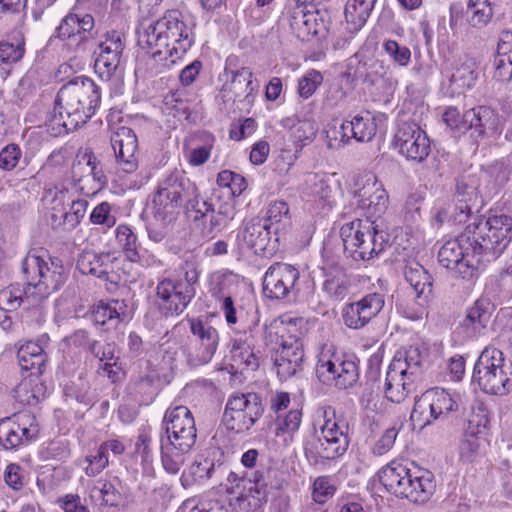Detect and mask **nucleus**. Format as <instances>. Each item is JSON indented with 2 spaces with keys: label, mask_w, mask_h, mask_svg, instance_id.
Returning <instances> with one entry per match:
<instances>
[{
  "label": "nucleus",
  "mask_w": 512,
  "mask_h": 512,
  "mask_svg": "<svg viewBox=\"0 0 512 512\" xmlns=\"http://www.w3.org/2000/svg\"><path fill=\"white\" fill-rule=\"evenodd\" d=\"M200 273L195 263H186L182 277H166L158 281L157 303L166 317L180 315L188 307L196 295Z\"/></svg>",
  "instance_id": "1a4fd4ad"
},
{
  "label": "nucleus",
  "mask_w": 512,
  "mask_h": 512,
  "mask_svg": "<svg viewBox=\"0 0 512 512\" xmlns=\"http://www.w3.org/2000/svg\"><path fill=\"white\" fill-rule=\"evenodd\" d=\"M378 479L387 492L414 503H424L434 493L433 474L413 463L393 460L378 472Z\"/></svg>",
  "instance_id": "423d86ee"
},
{
  "label": "nucleus",
  "mask_w": 512,
  "mask_h": 512,
  "mask_svg": "<svg viewBox=\"0 0 512 512\" xmlns=\"http://www.w3.org/2000/svg\"><path fill=\"white\" fill-rule=\"evenodd\" d=\"M257 323L254 322L232 340L231 357L237 369L243 371H254L259 366L258 351L255 350Z\"/></svg>",
  "instance_id": "c756f323"
},
{
  "label": "nucleus",
  "mask_w": 512,
  "mask_h": 512,
  "mask_svg": "<svg viewBox=\"0 0 512 512\" xmlns=\"http://www.w3.org/2000/svg\"><path fill=\"white\" fill-rule=\"evenodd\" d=\"M160 439L183 445V448L195 445L197 430L191 411L184 405L173 403L165 412Z\"/></svg>",
  "instance_id": "412c9836"
},
{
  "label": "nucleus",
  "mask_w": 512,
  "mask_h": 512,
  "mask_svg": "<svg viewBox=\"0 0 512 512\" xmlns=\"http://www.w3.org/2000/svg\"><path fill=\"white\" fill-rule=\"evenodd\" d=\"M214 471V463L207 458L196 459L181 475V483L184 487L204 483L211 477Z\"/></svg>",
  "instance_id": "49530a36"
},
{
  "label": "nucleus",
  "mask_w": 512,
  "mask_h": 512,
  "mask_svg": "<svg viewBox=\"0 0 512 512\" xmlns=\"http://www.w3.org/2000/svg\"><path fill=\"white\" fill-rule=\"evenodd\" d=\"M476 249L482 254L498 257L512 240V216L491 214L485 221H475L467 226Z\"/></svg>",
  "instance_id": "ddd939ff"
},
{
  "label": "nucleus",
  "mask_w": 512,
  "mask_h": 512,
  "mask_svg": "<svg viewBox=\"0 0 512 512\" xmlns=\"http://www.w3.org/2000/svg\"><path fill=\"white\" fill-rule=\"evenodd\" d=\"M235 282V275L227 270H218L209 276V290L218 302H222L229 295V289Z\"/></svg>",
  "instance_id": "864d4df0"
},
{
  "label": "nucleus",
  "mask_w": 512,
  "mask_h": 512,
  "mask_svg": "<svg viewBox=\"0 0 512 512\" xmlns=\"http://www.w3.org/2000/svg\"><path fill=\"white\" fill-rule=\"evenodd\" d=\"M480 256L471 231L466 227L461 235L442 245L438 252V261L443 267L454 270L463 279H472L477 273Z\"/></svg>",
  "instance_id": "4468645a"
},
{
  "label": "nucleus",
  "mask_w": 512,
  "mask_h": 512,
  "mask_svg": "<svg viewBox=\"0 0 512 512\" xmlns=\"http://www.w3.org/2000/svg\"><path fill=\"white\" fill-rule=\"evenodd\" d=\"M88 497L93 504L99 507H114L121 500V494L114 484L103 478L88 484Z\"/></svg>",
  "instance_id": "ea45409f"
},
{
  "label": "nucleus",
  "mask_w": 512,
  "mask_h": 512,
  "mask_svg": "<svg viewBox=\"0 0 512 512\" xmlns=\"http://www.w3.org/2000/svg\"><path fill=\"white\" fill-rule=\"evenodd\" d=\"M111 146L114 150L118 167L125 173H133L138 168L136 151L138 142L135 132L126 126H121L111 136Z\"/></svg>",
  "instance_id": "c85d7f7f"
},
{
  "label": "nucleus",
  "mask_w": 512,
  "mask_h": 512,
  "mask_svg": "<svg viewBox=\"0 0 512 512\" xmlns=\"http://www.w3.org/2000/svg\"><path fill=\"white\" fill-rule=\"evenodd\" d=\"M25 42L22 35L15 38V42L3 41L0 43V62L11 64L19 61L25 52Z\"/></svg>",
  "instance_id": "e2e57ef3"
},
{
  "label": "nucleus",
  "mask_w": 512,
  "mask_h": 512,
  "mask_svg": "<svg viewBox=\"0 0 512 512\" xmlns=\"http://www.w3.org/2000/svg\"><path fill=\"white\" fill-rule=\"evenodd\" d=\"M403 367L401 363L391 362L386 372L384 395L392 403L403 402L413 388L415 378L403 372Z\"/></svg>",
  "instance_id": "2f4dec72"
},
{
  "label": "nucleus",
  "mask_w": 512,
  "mask_h": 512,
  "mask_svg": "<svg viewBox=\"0 0 512 512\" xmlns=\"http://www.w3.org/2000/svg\"><path fill=\"white\" fill-rule=\"evenodd\" d=\"M265 498V490L260 485L254 486L251 492L230 495L229 505L234 512H251L258 509Z\"/></svg>",
  "instance_id": "a18cd8bd"
},
{
  "label": "nucleus",
  "mask_w": 512,
  "mask_h": 512,
  "mask_svg": "<svg viewBox=\"0 0 512 512\" xmlns=\"http://www.w3.org/2000/svg\"><path fill=\"white\" fill-rule=\"evenodd\" d=\"M306 2L304 0H292L286 5L283 15V20L288 23L295 36L302 41L308 40L310 36L317 35L321 26H323L318 11L309 10L305 4Z\"/></svg>",
  "instance_id": "cd10ccee"
},
{
  "label": "nucleus",
  "mask_w": 512,
  "mask_h": 512,
  "mask_svg": "<svg viewBox=\"0 0 512 512\" xmlns=\"http://www.w3.org/2000/svg\"><path fill=\"white\" fill-rule=\"evenodd\" d=\"M38 454L40 459L43 461H65L71 455L70 444L65 439H54L43 443L39 448Z\"/></svg>",
  "instance_id": "6e6d98bb"
},
{
  "label": "nucleus",
  "mask_w": 512,
  "mask_h": 512,
  "mask_svg": "<svg viewBox=\"0 0 512 512\" xmlns=\"http://www.w3.org/2000/svg\"><path fill=\"white\" fill-rule=\"evenodd\" d=\"M462 405V396L442 388L426 391L418 399L411 413V420L420 428L432 424L436 420L446 419Z\"/></svg>",
  "instance_id": "a211bd4d"
},
{
  "label": "nucleus",
  "mask_w": 512,
  "mask_h": 512,
  "mask_svg": "<svg viewBox=\"0 0 512 512\" xmlns=\"http://www.w3.org/2000/svg\"><path fill=\"white\" fill-rule=\"evenodd\" d=\"M325 280L322 284V291L333 301L343 300L349 290V281L346 275L339 268L327 271L323 268Z\"/></svg>",
  "instance_id": "37998d69"
},
{
  "label": "nucleus",
  "mask_w": 512,
  "mask_h": 512,
  "mask_svg": "<svg viewBox=\"0 0 512 512\" xmlns=\"http://www.w3.org/2000/svg\"><path fill=\"white\" fill-rule=\"evenodd\" d=\"M49 344V336L43 334L36 342L28 341L22 344L17 351L18 364L23 371H29V377L24 378L16 387V397L20 402L32 404L34 400H38V388L30 386L34 381L39 380L48 360L46 348Z\"/></svg>",
  "instance_id": "9b49d317"
},
{
  "label": "nucleus",
  "mask_w": 512,
  "mask_h": 512,
  "mask_svg": "<svg viewBox=\"0 0 512 512\" xmlns=\"http://www.w3.org/2000/svg\"><path fill=\"white\" fill-rule=\"evenodd\" d=\"M300 273L293 265L277 262L271 265L263 277V292L270 299H285L297 292Z\"/></svg>",
  "instance_id": "bb28decb"
},
{
  "label": "nucleus",
  "mask_w": 512,
  "mask_h": 512,
  "mask_svg": "<svg viewBox=\"0 0 512 512\" xmlns=\"http://www.w3.org/2000/svg\"><path fill=\"white\" fill-rule=\"evenodd\" d=\"M302 422V411L291 409L285 415H278L275 421L276 435L281 433L293 434L299 430Z\"/></svg>",
  "instance_id": "69168bd1"
},
{
  "label": "nucleus",
  "mask_w": 512,
  "mask_h": 512,
  "mask_svg": "<svg viewBox=\"0 0 512 512\" xmlns=\"http://www.w3.org/2000/svg\"><path fill=\"white\" fill-rule=\"evenodd\" d=\"M270 226L261 221H252L241 227L236 235L238 249L241 252L252 251L256 255L271 254L274 247H270Z\"/></svg>",
  "instance_id": "7c9ffc66"
},
{
  "label": "nucleus",
  "mask_w": 512,
  "mask_h": 512,
  "mask_svg": "<svg viewBox=\"0 0 512 512\" xmlns=\"http://www.w3.org/2000/svg\"><path fill=\"white\" fill-rule=\"evenodd\" d=\"M393 145L408 161L417 163H422L431 152L429 137L414 122L403 121L398 124Z\"/></svg>",
  "instance_id": "5701e85b"
},
{
  "label": "nucleus",
  "mask_w": 512,
  "mask_h": 512,
  "mask_svg": "<svg viewBox=\"0 0 512 512\" xmlns=\"http://www.w3.org/2000/svg\"><path fill=\"white\" fill-rule=\"evenodd\" d=\"M21 271L26 286L10 285L0 291V306L7 311L16 310L22 303L35 307L34 313L43 320L39 304L57 291L66 280L64 266L58 259L29 252L22 260Z\"/></svg>",
  "instance_id": "f257e3e1"
},
{
  "label": "nucleus",
  "mask_w": 512,
  "mask_h": 512,
  "mask_svg": "<svg viewBox=\"0 0 512 512\" xmlns=\"http://www.w3.org/2000/svg\"><path fill=\"white\" fill-rule=\"evenodd\" d=\"M430 295L412 292V299L398 300L396 309L403 317L410 320L422 319L426 313V307L429 302Z\"/></svg>",
  "instance_id": "3c124183"
},
{
  "label": "nucleus",
  "mask_w": 512,
  "mask_h": 512,
  "mask_svg": "<svg viewBox=\"0 0 512 512\" xmlns=\"http://www.w3.org/2000/svg\"><path fill=\"white\" fill-rule=\"evenodd\" d=\"M199 191L182 170H173L165 174L153 196V213L156 219L171 222L185 202L195 208Z\"/></svg>",
  "instance_id": "0eeeda50"
},
{
  "label": "nucleus",
  "mask_w": 512,
  "mask_h": 512,
  "mask_svg": "<svg viewBox=\"0 0 512 512\" xmlns=\"http://www.w3.org/2000/svg\"><path fill=\"white\" fill-rule=\"evenodd\" d=\"M316 374L326 385L347 389L358 381L359 367L354 356L333 352L329 347L318 356Z\"/></svg>",
  "instance_id": "f3484780"
},
{
  "label": "nucleus",
  "mask_w": 512,
  "mask_h": 512,
  "mask_svg": "<svg viewBox=\"0 0 512 512\" xmlns=\"http://www.w3.org/2000/svg\"><path fill=\"white\" fill-rule=\"evenodd\" d=\"M130 317L128 306L124 300L113 299L99 302L93 310V320L99 325L115 326Z\"/></svg>",
  "instance_id": "c9c22d12"
},
{
  "label": "nucleus",
  "mask_w": 512,
  "mask_h": 512,
  "mask_svg": "<svg viewBox=\"0 0 512 512\" xmlns=\"http://www.w3.org/2000/svg\"><path fill=\"white\" fill-rule=\"evenodd\" d=\"M477 78L476 59L465 55L456 61L450 82L458 92H463L471 89L475 85Z\"/></svg>",
  "instance_id": "4c0bfd02"
},
{
  "label": "nucleus",
  "mask_w": 512,
  "mask_h": 512,
  "mask_svg": "<svg viewBox=\"0 0 512 512\" xmlns=\"http://www.w3.org/2000/svg\"><path fill=\"white\" fill-rule=\"evenodd\" d=\"M214 145V137L209 133L203 134V144L192 148L189 152L188 160L193 166L204 164L210 157Z\"/></svg>",
  "instance_id": "774afa93"
},
{
  "label": "nucleus",
  "mask_w": 512,
  "mask_h": 512,
  "mask_svg": "<svg viewBox=\"0 0 512 512\" xmlns=\"http://www.w3.org/2000/svg\"><path fill=\"white\" fill-rule=\"evenodd\" d=\"M263 413L264 405L258 394L234 393L225 405L223 424L228 431L247 435Z\"/></svg>",
  "instance_id": "dca6fc26"
},
{
  "label": "nucleus",
  "mask_w": 512,
  "mask_h": 512,
  "mask_svg": "<svg viewBox=\"0 0 512 512\" xmlns=\"http://www.w3.org/2000/svg\"><path fill=\"white\" fill-rule=\"evenodd\" d=\"M101 101L99 87L87 77L79 76L58 91L54 107L47 112L45 126L51 136L67 134L85 124Z\"/></svg>",
  "instance_id": "f03ea898"
},
{
  "label": "nucleus",
  "mask_w": 512,
  "mask_h": 512,
  "mask_svg": "<svg viewBox=\"0 0 512 512\" xmlns=\"http://www.w3.org/2000/svg\"><path fill=\"white\" fill-rule=\"evenodd\" d=\"M224 75L226 76L227 82L224 85V90H229L233 93L235 100L243 95L242 88L250 78H252V71L248 67H241L236 70L225 68Z\"/></svg>",
  "instance_id": "bf43d9fd"
},
{
  "label": "nucleus",
  "mask_w": 512,
  "mask_h": 512,
  "mask_svg": "<svg viewBox=\"0 0 512 512\" xmlns=\"http://www.w3.org/2000/svg\"><path fill=\"white\" fill-rule=\"evenodd\" d=\"M349 424L331 406L319 411L313 432L303 441L306 459L311 465H323L344 455L349 446Z\"/></svg>",
  "instance_id": "20e7f679"
},
{
  "label": "nucleus",
  "mask_w": 512,
  "mask_h": 512,
  "mask_svg": "<svg viewBox=\"0 0 512 512\" xmlns=\"http://www.w3.org/2000/svg\"><path fill=\"white\" fill-rule=\"evenodd\" d=\"M376 117L370 112H361L351 116L350 120H344L339 128L327 131L328 145L331 148H339L355 139L357 142H369L377 132Z\"/></svg>",
  "instance_id": "b1692460"
},
{
  "label": "nucleus",
  "mask_w": 512,
  "mask_h": 512,
  "mask_svg": "<svg viewBox=\"0 0 512 512\" xmlns=\"http://www.w3.org/2000/svg\"><path fill=\"white\" fill-rule=\"evenodd\" d=\"M382 49L389 59L399 67H407L411 62V50L395 40H385Z\"/></svg>",
  "instance_id": "680f3d73"
},
{
  "label": "nucleus",
  "mask_w": 512,
  "mask_h": 512,
  "mask_svg": "<svg viewBox=\"0 0 512 512\" xmlns=\"http://www.w3.org/2000/svg\"><path fill=\"white\" fill-rule=\"evenodd\" d=\"M125 44L123 36L116 32H107L95 50L94 71L105 82L121 76V58Z\"/></svg>",
  "instance_id": "4be33fe9"
},
{
  "label": "nucleus",
  "mask_w": 512,
  "mask_h": 512,
  "mask_svg": "<svg viewBox=\"0 0 512 512\" xmlns=\"http://www.w3.org/2000/svg\"><path fill=\"white\" fill-rule=\"evenodd\" d=\"M488 423V410L484 403L478 400L473 401L466 415V426L464 430L466 441L469 443L472 450L476 449L478 444L475 440L470 442L469 438L476 439L479 435L485 433Z\"/></svg>",
  "instance_id": "f704fd0d"
},
{
  "label": "nucleus",
  "mask_w": 512,
  "mask_h": 512,
  "mask_svg": "<svg viewBox=\"0 0 512 512\" xmlns=\"http://www.w3.org/2000/svg\"><path fill=\"white\" fill-rule=\"evenodd\" d=\"M108 465L109 454H106L100 446L91 450L79 461V466L83 467L88 477L98 476Z\"/></svg>",
  "instance_id": "5fc2aeb1"
},
{
  "label": "nucleus",
  "mask_w": 512,
  "mask_h": 512,
  "mask_svg": "<svg viewBox=\"0 0 512 512\" xmlns=\"http://www.w3.org/2000/svg\"><path fill=\"white\" fill-rule=\"evenodd\" d=\"M386 294L370 292L359 300L345 303L341 309V317L346 327L360 330L366 327L384 309Z\"/></svg>",
  "instance_id": "393cba45"
},
{
  "label": "nucleus",
  "mask_w": 512,
  "mask_h": 512,
  "mask_svg": "<svg viewBox=\"0 0 512 512\" xmlns=\"http://www.w3.org/2000/svg\"><path fill=\"white\" fill-rule=\"evenodd\" d=\"M494 118L493 111L485 106L467 110L462 115V124L466 127V131L472 130V136L481 137L485 130L490 127Z\"/></svg>",
  "instance_id": "79ce46f5"
},
{
  "label": "nucleus",
  "mask_w": 512,
  "mask_h": 512,
  "mask_svg": "<svg viewBox=\"0 0 512 512\" xmlns=\"http://www.w3.org/2000/svg\"><path fill=\"white\" fill-rule=\"evenodd\" d=\"M377 0H347L345 20L350 31H360L368 21Z\"/></svg>",
  "instance_id": "58836bf2"
},
{
  "label": "nucleus",
  "mask_w": 512,
  "mask_h": 512,
  "mask_svg": "<svg viewBox=\"0 0 512 512\" xmlns=\"http://www.w3.org/2000/svg\"><path fill=\"white\" fill-rule=\"evenodd\" d=\"M116 240L119 246L122 248L126 257L131 262H137L141 260L138 252L139 243L136 234L133 232L128 225H119L116 228Z\"/></svg>",
  "instance_id": "603ef678"
},
{
  "label": "nucleus",
  "mask_w": 512,
  "mask_h": 512,
  "mask_svg": "<svg viewBox=\"0 0 512 512\" xmlns=\"http://www.w3.org/2000/svg\"><path fill=\"white\" fill-rule=\"evenodd\" d=\"M164 109L174 117L186 115L189 109L187 99L182 90H175L164 98Z\"/></svg>",
  "instance_id": "338daca9"
},
{
  "label": "nucleus",
  "mask_w": 512,
  "mask_h": 512,
  "mask_svg": "<svg viewBox=\"0 0 512 512\" xmlns=\"http://www.w3.org/2000/svg\"><path fill=\"white\" fill-rule=\"evenodd\" d=\"M404 277L410 284L413 293L430 295L432 292V278L424 267L418 262H408L404 268Z\"/></svg>",
  "instance_id": "c03bdc74"
},
{
  "label": "nucleus",
  "mask_w": 512,
  "mask_h": 512,
  "mask_svg": "<svg viewBox=\"0 0 512 512\" xmlns=\"http://www.w3.org/2000/svg\"><path fill=\"white\" fill-rule=\"evenodd\" d=\"M287 330L283 322L273 321L264 326L267 344H279L274 355V367L280 380L294 376L301 369L304 352L302 343L296 337L285 338Z\"/></svg>",
  "instance_id": "f8f14e48"
},
{
  "label": "nucleus",
  "mask_w": 512,
  "mask_h": 512,
  "mask_svg": "<svg viewBox=\"0 0 512 512\" xmlns=\"http://www.w3.org/2000/svg\"><path fill=\"white\" fill-rule=\"evenodd\" d=\"M425 354L418 346L411 345L404 350L396 352L391 362L401 363L403 372L416 378L421 370V365L424 361Z\"/></svg>",
  "instance_id": "09e8293b"
},
{
  "label": "nucleus",
  "mask_w": 512,
  "mask_h": 512,
  "mask_svg": "<svg viewBox=\"0 0 512 512\" xmlns=\"http://www.w3.org/2000/svg\"><path fill=\"white\" fill-rule=\"evenodd\" d=\"M161 463L163 469L171 475H176L186 461L187 454L191 448H183L181 444H174L160 439Z\"/></svg>",
  "instance_id": "a19ab883"
},
{
  "label": "nucleus",
  "mask_w": 512,
  "mask_h": 512,
  "mask_svg": "<svg viewBox=\"0 0 512 512\" xmlns=\"http://www.w3.org/2000/svg\"><path fill=\"white\" fill-rule=\"evenodd\" d=\"M217 184L220 188L227 190L224 192L229 196V199L239 196L247 187L246 180L240 174L224 170L217 176Z\"/></svg>",
  "instance_id": "13d9d810"
},
{
  "label": "nucleus",
  "mask_w": 512,
  "mask_h": 512,
  "mask_svg": "<svg viewBox=\"0 0 512 512\" xmlns=\"http://www.w3.org/2000/svg\"><path fill=\"white\" fill-rule=\"evenodd\" d=\"M378 479L387 492L414 503H424L434 493L433 474L413 463L393 460L378 472Z\"/></svg>",
  "instance_id": "39448f33"
},
{
  "label": "nucleus",
  "mask_w": 512,
  "mask_h": 512,
  "mask_svg": "<svg viewBox=\"0 0 512 512\" xmlns=\"http://www.w3.org/2000/svg\"><path fill=\"white\" fill-rule=\"evenodd\" d=\"M71 174L74 181L71 184L72 188L75 187L85 195H93L107 183V178L91 150H85L77 155Z\"/></svg>",
  "instance_id": "a878e982"
},
{
  "label": "nucleus",
  "mask_w": 512,
  "mask_h": 512,
  "mask_svg": "<svg viewBox=\"0 0 512 512\" xmlns=\"http://www.w3.org/2000/svg\"><path fill=\"white\" fill-rule=\"evenodd\" d=\"M140 43L152 50V56L167 67L181 60L192 47L195 36L179 10H169L139 36Z\"/></svg>",
  "instance_id": "7ed1b4c3"
},
{
  "label": "nucleus",
  "mask_w": 512,
  "mask_h": 512,
  "mask_svg": "<svg viewBox=\"0 0 512 512\" xmlns=\"http://www.w3.org/2000/svg\"><path fill=\"white\" fill-rule=\"evenodd\" d=\"M344 253L354 261H365L382 252L388 243V234L379 230L375 221L356 218L340 229Z\"/></svg>",
  "instance_id": "6e6552de"
},
{
  "label": "nucleus",
  "mask_w": 512,
  "mask_h": 512,
  "mask_svg": "<svg viewBox=\"0 0 512 512\" xmlns=\"http://www.w3.org/2000/svg\"><path fill=\"white\" fill-rule=\"evenodd\" d=\"M493 305L488 299L480 298L467 309L460 328L466 339H476L482 335L490 321Z\"/></svg>",
  "instance_id": "72a5a7b5"
},
{
  "label": "nucleus",
  "mask_w": 512,
  "mask_h": 512,
  "mask_svg": "<svg viewBox=\"0 0 512 512\" xmlns=\"http://www.w3.org/2000/svg\"><path fill=\"white\" fill-rule=\"evenodd\" d=\"M43 200L51 208L53 213L62 212L65 205L70 202V189L65 185H55L45 190Z\"/></svg>",
  "instance_id": "052dcab7"
},
{
  "label": "nucleus",
  "mask_w": 512,
  "mask_h": 512,
  "mask_svg": "<svg viewBox=\"0 0 512 512\" xmlns=\"http://www.w3.org/2000/svg\"><path fill=\"white\" fill-rule=\"evenodd\" d=\"M36 417L29 411L0 419V445L6 450L27 446L39 435Z\"/></svg>",
  "instance_id": "aec40b11"
},
{
  "label": "nucleus",
  "mask_w": 512,
  "mask_h": 512,
  "mask_svg": "<svg viewBox=\"0 0 512 512\" xmlns=\"http://www.w3.org/2000/svg\"><path fill=\"white\" fill-rule=\"evenodd\" d=\"M110 253L97 254L86 251L79 255L77 269L84 275H92L110 283H116L117 275L113 272V260Z\"/></svg>",
  "instance_id": "473e14b6"
},
{
  "label": "nucleus",
  "mask_w": 512,
  "mask_h": 512,
  "mask_svg": "<svg viewBox=\"0 0 512 512\" xmlns=\"http://www.w3.org/2000/svg\"><path fill=\"white\" fill-rule=\"evenodd\" d=\"M323 82L322 74L314 69L307 71L298 80L297 92L303 99L311 97Z\"/></svg>",
  "instance_id": "0e129e2a"
},
{
  "label": "nucleus",
  "mask_w": 512,
  "mask_h": 512,
  "mask_svg": "<svg viewBox=\"0 0 512 512\" xmlns=\"http://www.w3.org/2000/svg\"><path fill=\"white\" fill-rule=\"evenodd\" d=\"M493 78L499 82H509L512 79V32L502 34L494 58Z\"/></svg>",
  "instance_id": "e433bc0d"
},
{
  "label": "nucleus",
  "mask_w": 512,
  "mask_h": 512,
  "mask_svg": "<svg viewBox=\"0 0 512 512\" xmlns=\"http://www.w3.org/2000/svg\"><path fill=\"white\" fill-rule=\"evenodd\" d=\"M187 322L191 336L184 348V354L188 364L198 367L210 363L219 346L218 330L201 317L188 318Z\"/></svg>",
  "instance_id": "6ab92c4d"
},
{
  "label": "nucleus",
  "mask_w": 512,
  "mask_h": 512,
  "mask_svg": "<svg viewBox=\"0 0 512 512\" xmlns=\"http://www.w3.org/2000/svg\"><path fill=\"white\" fill-rule=\"evenodd\" d=\"M355 179L353 196L346 208L368 220L381 217L389 204V196L383 185L371 173L359 175Z\"/></svg>",
  "instance_id": "2eb2a0df"
},
{
  "label": "nucleus",
  "mask_w": 512,
  "mask_h": 512,
  "mask_svg": "<svg viewBox=\"0 0 512 512\" xmlns=\"http://www.w3.org/2000/svg\"><path fill=\"white\" fill-rule=\"evenodd\" d=\"M472 381L485 393L504 395L512 390V364L500 349L488 346L475 363Z\"/></svg>",
  "instance_id": "9d476101"
},
{
  "label": "nucleus",
  "mask_w": 512,
  "mask_h": 512,
  "mask_svg": "<svg viewBox=\"0 0 512 512\" xmlns=\"http://www.w3.org/2000/svg\"><path fill=\"white\" fill-rule=\"evenodd\" d=\"M466 16L472 27L482 28L486 26L493 16L491 0H469Z\"/></svg>",
  "instance_id": "8fccbe9b"
},
{
  "label": "nucleus",
  "mask_w": 512,
  "mask_h": 512,
  "mask_svg": "<svg viewBox=\"0 0 512 512\" xmlns=\"http://www.w3.org/2000/svg\"><path fill=\"white\" fill-rule=\"evenodd\" d=\"M210 213L209 232L225 229L236 215L234 199H228L219 205L217 211L214 210V212Z\"/></svg>",
  "instance_id": "4d7b16f0"
},
{
  "label": "nucleus",
  "mask_w": 512,
  "mask_h": 512,
  "mask_svg": "<svg viewBox=\"0 0 512 512\" xmlns=\"http://www.w3.org/2000/svg\"><path fill=\"white\" fill-rule=\"evenodd\" d=\"M285 127L291 129L292 137L296 143H301L298 152L308 142H311L318 131L317 123L313 119L287 118L283 121Z\"/></svg>",
  "instance_id": "de8ad7c7"
}]
</instances>
